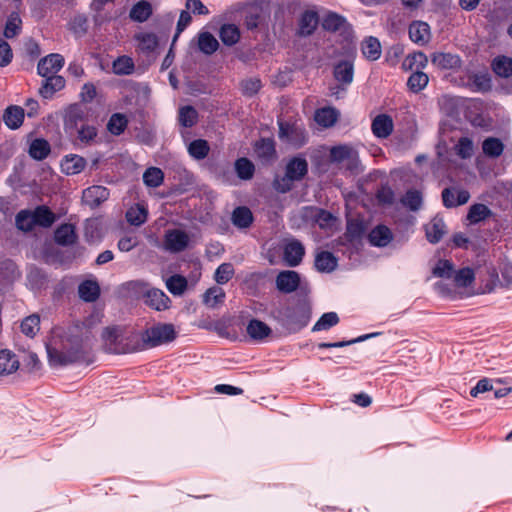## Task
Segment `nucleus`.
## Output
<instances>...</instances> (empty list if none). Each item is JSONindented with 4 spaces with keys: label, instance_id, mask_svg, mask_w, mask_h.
<instances>
[{
    "label": "nucleus",
    "instance_id": "f257e3e1",
    "mask_svg": "<svg viewBox=\"0 0 512 512\" xmlns=\"http://www.w3.org/2000/svg\"><path fill=\"white\" fill-rule=\"evenodd\" d=\"M91 337L87 329L76 325L55 328L46 344L49 363L53 366H64L75 362H90Z\"/></svg>",
    "mask_w": 512,
    "mask_h": 512
},
{
    "label": "nucleus",
    "instance_id": "f03ea898",
    "mask_svg": "<svg viewBox=\"0 0 512 512\" xmlns=\"http://www.w3.org/2000/svg\"><path fill=\"white\" fill-rule=\"evenodd\" d=\"M104 349L113 354H127L143 350L138 334L122 327H106L102 332Z\"/></svg>",
    "mask_w": 512,
    "mask_h": 512
},
{
    "label": "nucleus",
    "instance_id": "7ed1b4c3",
    "mask_svg": "<svg viewBox=\"0 0 512 512\" xmlns=\"http://www.w3.org/2000/svg\"><path fill=\"white\" fill-rule=\"evenodd\" d=\"M177 337L175 326L171 323H157L147 328L141 335L143 350L154 348L174 341Z\"/></svg>",
    "mask_w": 512,
    "mask_h": 512
},
{
    "label": "nucleus",
    "instance_id": "20e7f679",
    "mask_svg": "<svg viewBox=\"0 0 512 512\" xmlns=\"http://www.w3.org/2000/svg\"><path fill=\"white\" fill-rule=\"evenodd\" d=\"M312 315V308L307 297L300 299L295 305L289 307L285 313L287 324L298 331L305 327Z\"/></svg>",
    "mask_w": 512,
    "mask_h": 512
},
{
    "label": "nucleus",
    "instance_id": "39448f33",
    "mask_svg": "<svg viewBox=\"0 0 512 512\" xmlns=\"http://www.w3.org/2000/svg\"><path fill=\"white\" fill-rule=\"evenodd\" d=\"M331 162L340 164L342 168L358 173L360 170V160L358 152L349 145H339L330 150Z\"/></svg>",
    "mask_w": 512,
    "mask_h": 512
},
{
    "label": "nucleus",
    "instance_id": "423d86ee",
    "mask_svg": "<svg viewBox=\"0 0 512 512\" xmlns=\"http://www.w3.org/2000/svg\"><path fill=\"white\" fill-rule=\"evenodd\" d=\"M308 164L303 158H293L286 166L285 177L276 181V189L282 193L291 189V182L301 180L307 173Z\"/></svg>",
    "mask_w": 512,
    "mask_h": 512
},
{
    "label": "nucleus",
    "instance_id": "0eeeda50",
    "mask_svg": "<svg viewBox=\"0 0 512 512\" xmlns=\"http://www.w3.org/2000/svg\"><path fill=\"white\" fill-rule=\"evenodd\" d=\"M279 138L299 148L307 142V134L302 124L279 122Z\"/></svg>",
    "mask_w": 512,
    "mask_h": 512
},
{
    "label": "nucleus",
    "instance_id": "6e6552de",
    "mask_svg": "<svg viewBox=\"0 0 512 512\" xmlns=\"http://www.w3.org/2000/svg\"><path fill=\"white\" fill-rule=\"evenodd\" d=\"M306 217L316 223L320 229L329 233H333L338 228V218L327 210L310 207L306 209Z\"/></svg>",
    "mask_w": 512,
    "mask_h": 512
},
{
    "label": "nucleus",
    "instance_id": "1a4fd4ad",
    "mask_svg": "<svg viewBox=\"0 0 512 512\" xmlns=\"http://www.w3.org/2000/svg\"><path fill=\"white\" fill-rule=\"evenodd\" d=\"M189 243V236L186 232L179 229L168 230L165 233L164 248L165 250L178 253L186 249Z\"/></svg>",
    "mask_w": 512,
    "mask_h": 512
},
{
    "label": "nucleus",
    "instance_id": "9d476101",
    "mask_svg": "<svg viewBox=\"0 0 512 512\" xmlns=\"http://www.w3.org/2000/svg\"><path fill=\"white\" fill-rule=\"evenodd\" d=\"M276 287L282 293H292L301 287L300 275L292 270L282 271L276 277Z\"/></svg>",
    "mask_w": 512,
    "mask_h": 512
},
{
    "label": "nucleus",
    "instance_id": "9b49d317",
    "mask_svg": "<svg viewBox=\"0 0 512 512\" xmlns=\"http://www.w3.org/2000/svg\"><path fill=\"white\" fill-rule=\"evenodd\" d=\"M64 65V58L60 54H50L42 58L37 66L41 76L55 75Z\"/></svg>",
    "mask_w": 512,
    "mask_h": 512
},
{
    "label": "nucleus",
    "instance_id": "f8f14e48",
    "mask_svg": "<svg viewBox=\"0 0 512 512\" xmlns=\"http://www.w3.org/2000/svg\"><path fill=\"white\" fill-rule=\"evenodd\" d=\"M333 76L343 87H347L353 81L354 65L350 60H342L334 66Z\"/></svg>",
    "mask_w": 512,
    "mask_h": 512
},
{
    "label": "nucleus",
    "instance_id": "ddd939ff",
    "mask_svg": "<svg viewBox=\"0 0 512 512\" xmlns=\"http://www.w3.org/2000/svg\"><path fill=\"white\" fill-rule=\"evenodd\" d=\"M145 303L157 311L169 308L171 300L160 289L152 288L145 293Z\"/></svg>",
    "mask_w": 512,
    "mask_h": 512
},
{
    "label": "nucleus",
    "instance_id": "4468645a",
    "mask_svg": "<svg viewBox=\"0 0 512 512\" xmlns=\"http://www.w3.org/2000/svg\"><path fill=\"white\" fill-rule=\"evenodd\" d=\"M431 63L439 69L452 70L461 66V59L455 54L436 52L431 56Z\"/></svg>",
    "mask_w": 512,
    "mask_h": 512
},
{
    "label": "nucleus",
    "instance_id": "2eb2a0df",
    "mask_svg": "<svg viewBox=\"0 0 512 512\" xmlns=\"http://www.w3.org/2000/svg\"><path fill=\"white\" fill-rule=\"evenodd\" d=\"M304 254V246L298 240H291L284 247V260L291 267L299 265Z\"/></svg>",
    "mask_w": 512,
    "mask_h": 512
},
{
    "label": "nucleus",
    "instance_id": "dca6fc26",
    "mask_svg": "<svg viewBox=\"0 0 512 512\" xmlns=\"http://www.w3.org/2000/svg\"><path fill=\"white\" fill-rule=\"evenodd\" d=\"M470 194L466 190H456L452 188H445L442 191L443 204L447 208H453L463 205L468 202Z\"/></svg>",
    "mask_w": 512,
    "mask_h": 512
},
{
    "label": "nucleus",
    "instance_id": "f3484780",
    "mask_svg": "<svg viewBox=\"0 0 512 512\" xmlns=\"http://www.w3.org/2000/svg\"><path fill=\"white\" fill-rule=\"evenodd\" d=\"M409 37L418 45L427 44L431 38L429 25L422 21L412 22L409 26Z\"/></svg>",
    "mask_w": 512,
    "mask_h": 512
},
{
    "label": "nucleus",
    "instance_id": "a211bd4d",
    "mask_svg": "<svg viewBox=\"0 0 512 512\" xmlns=\"http://www.w3.org/2000/svg\"><path fill=\"white\" fill-rule=\"evenodd\" d=\"M369 243L375 247H386L392 240V231L385 225H377L368 235Z\"/></svg>",
    "mask_w": 512,
    "mask_h": 512
},
{
    "label": "nucleus",
    "instance_id": "6ab92c4d",
    "mask_svg": "<svg viewBox=\"0 0 512 512\" xmlns=\"http://www.w3.org/2000/svg\"><path fill=\"white\" fill-rule=\"evenodd\" d=\"M371 129L378 138H387L393 131V120L389 115L380 114L372 121Z\"/></svg>",
    "mask_w": 512,
    "mask_h": 512
},
{
    "label": "nucleus",
    "instance_id": "aec40b11",
    "mask_svg": "<svg viewBox=\"0 0 512 512\" xmlns=\"http://www.w3.org/2000/svg\"><path fill=\"white\" fill-rule=\"evenodd\" d=\"M19 360L10 350H0V376H7L19 369Z\"/></svg>",
    "mask_w": 512,
    "mask_h": 512
},
{
    "label": "nucleus",
    "instance_id": "412c9836",
    "mask_svg": "<svg viewBox=\"0 0 512 512\" xmlns=\"http://www.w3.org/2000/svg\"><path fill=\"white\" fill-rule=\"evenodd\" d=\"M425 232L426 238L430 243H438L446 233V225L444 220L437 216L434 217L428 224L425 225Z\"/></svg>",
    "mask_w": 512,
    "mask_h": 512
},
{
    "label": "nucleus",
    "instance_id": "4be33fe9",
    "mask_svg": "<svg viewBox=\"0 0 512 512\" xmlns=\"http://www.w3.org/2000/svg\"><path fill=\"white\" fill-rule=\"evenodd\" d=\"M109 197V191L103 186H91L83 191V199L85 202L92 206H99L102 202L106 201Z\"/></svg>",
    "mask_w": 512,
    "mask_h": 512
},
{
    "label": "nucleus",
    "instance_id": "5701e85b",
    "mask_svg": "<svg viewBox=\"0 0 512 512\" xmlns=\"http://www.w3.org/2000/svg\"><path fill=\"white\" fill-rule=\"evenodd\" d=\"M86 160L76 154H70L64 157L61 162L62 172L66 175H75L84 170L86 167Z\"/></svg>",
    "mask_w": 512,
    "mask_h": 512
},
{
    "label": "nucleus",
    "instance_id": "b1692460",
    "mask_svg": "<svg viewBox=\"0 0 512 512\" xmlns=\"http://www.w3.org/2000/svg\"><path fill=\"white\" fill-rule=\"evenodd\" d=\"M46 79L39 89L43 98H51L55 92L60 91L65 86V80L58 75L44 76Z\"/></svg>",
    "mask_w": 512,
    "mask_h": 512
},
{
    "label": "nucleus",
    "instance_id": "393cba45",
    "mask_svg": "<svg viewBox=\"0 0 512 512\" xmlns=\"http://www.w3.org/2000/svg\"><path fill=\"white\" fill-rule=\"evenodd\" d=\"M54 237L59 245H71L77 239L75 227L72 224H62L56 229Z\"/></svg>",
    "mask_w": 512,
    "mask_h": 512
},
{
    "label": "nucleus",
    "instance_id": "a878e982",
    "mask_svg": "<svg viewBox=\"0 0 512 512\" xmlns=\"http://www.w3.org/2000/svg\"><path fill=\"white\" fill-rule=\"evenodd\" d=\"M36 226L48 228L56 220L55 214L45 205L36 207L32 211Z\"/></svg>",
    "mask_w": 512,
    "mask_h": 512
},
{
    "label": "nucleus",
    "instance_id": "bb28decb",
    "mask_svg": "<svg viewBox=\"0 0 512 512\" xmlns=\"http://www.w3.org/2000/svg\"><path fill=\"white\" fill-rule=\"evenodd\" d=\"M78 293L82 300L94 302L100 295V287L97 282L86 280L79 285Z\"/></svg>",
    "mask_w": 512,
    "mask_h": 512
},
{
    "label": "nucleus",
    "instance_id": "cd10ccee",
    "mask_svg": "<svg viewBox=\"0 0 512 512\" xmlns=\"http://www.w3.org/2000/svg\"><path fill=\"white\" fill-rule=\"evenodd\" d=\"M152 14V5L145 0L138 1L130 10L129 17L135 22H145Z\"/></svg>",
    "mask_w": 512,
    "mask_h": 512
},
{
    "label": "nucleus",
    "instance_id": "c85d7f7f",
    "mask_svg": "<svg viewBox=\"0 0 512 512\" xmlns=\"http://www.w3.org/2000/svg\"><path fill=\"white\" fill-rule=\"evenodd\" d=\"M364 57L370 61H376L381 56V44L375 37L366 38L361 45Z\"/></svg>",
    "mask_w": 512,
    "mask_h": 512
},
{
    "label": "nucleus",
    "instance_id": "c756f323",
    "mask_svg": "<svg viewBox=\"0 0 512 512\" xmlns=\"http://www.w3.org/2000/svg\"><path fill=\"white\" fill-rule=\"evenodd\" d=\"M337 266L336 257L328 251H321L315 257V267L320 272H332Z\"/></svg>",
    "mask_w": 512,
    "mask_h": 512
},
{
    "label": "nucleus",
    "instance_id": "7c9ffc66",
    "mask_svg": "<svg viewBox=\"0 0 512 512\" xmlns=\"http://www.w3.org/2000/svg\"><path fill=\"white\" fill-rule=\"evenodd\" d=\"M5 124L11 129H17L24 120V110L19 106H9L3 116Z\"/></svg>",
    "mask_w": 512,
    "mask_h": 512
},
{
    "label": "nucleus",
    "instance_id": "2f4dec72",
    "mask_svg": "<svg viewBox=\"0 0 512 512\" xmlns=\"http://www.w3.org/2000/svg\"><path fill=\"white\" fill-rule=\"evenodd\" d=\"M322 26L325 30L332 31V32H345L348 24L342 16L336 14V13H329L327 14L322 22Z\"/></svg>",
    "mask_w": 512,
    "mask_h": 512
},
{
    "label": "nucleus",
    "instance_id": "473e14b6",
    "mask_svg": "<svg viewBox=\"0 0 512 512\" xmlns=\"http://www.w3.org/2000/svg\"><path fill=\"white\" fill-rule=\"evenodd\" d=\"M134 38L138 42L137 48L144 53L154 51L158 45V39L154 33L141 32Z\"/></svg>",
    "mask_w": 512,
    "mask_h": 512
},
{
    "label": "nucleus",
    "instance_id": "72a5a7b5",
    "mask_svg": "<svg viewBox=\"0 0 512 512\" xmlns=\"http://www.w3.org/2000/svg\"><path fill=\"white\" fill-rule=\"evenodd\" d=\"M492 215V211L481 203L473 204L468 211L467 220L469 224H477Z\"/></svg>",
    "mask_w": 512,
    "mask_h": 512
},
{
    "label": "nucleus",
    "instance_id": "f704fd0d",
    "mask_svg": "<svg viewBox=\"0 0 512 512\" xmlns=\"http://www.w3.org/2000/svg\"><path fill=\"white\" fill-rule=\"evenodd\" d=\"M246 331L254 340H262L271 333L268 325L257 319H253L248 323Z\"/></svg>",
    "mask_w": 512,
    "mask_h": 512
},
{
    "label": "nucleus",
    "instance_id": "c9c22d12",
    "mask_svg": "<svg viewBox=\"0 0 512 512\" xmlns=\"http://www.w3.org/2000/svg\"><path fill=\"white\" fill-rule=\"evenodd\" d=\"M50 153V144L41 138L35 139L31 142L29 147V155L35 160H43Z\"/></svg>",
    "mask_w": 512,
    "mask_h": 512
},
{
    "label": "nucleus",
    "instance_id": "e433bc0d",
    "mask_svg": "<svg viewBox=\"0 0 512 512\" xmlns=\"http://www.w3.org/2000/svg\"><path fill=\"white\" fill-rule=\"evenodd\" d=\"M252 221V212L247 207H237L232 213V223L238 228H247Z\"/></svg>",
    "mask_w": 512,
    "mask_h": 512
},
{
    "label": "nucleus",
    "instance_id": "4c0bfd02",
    "mask_svg": "<svg viewBox=\"0 0 512 512\" xmlns=\"http://www.w3.org/2000/svg\"><path fill=\"white\" fill-rule=\"evenodd\" d=\"M338 116L339 113L336 109L327 107L316 111L315 120L323 127H331L336 123Z\"/></svg>",
    "mask_w": 512,
    "mask_h": 512
},
{
    "label": "nucleus",
    "instance_id": "58836bf2",
    "mask_svg": "<svg viewBox=\"0 0 512 512\" xmlns=\"http://www.w3.org/2000/svg\"><path fill=\"white\" fill-rule=\"evenodd\" d=\"M217 39L209 32H202L198 36V47L206 55L213 54L218 49Z\"/></svg>",
    "mask_w": 512,
    "mask_h": 512
},
{
    "label": "nucleus",
    "instance_id": "ea45409f",
    "mask_svg": "<svg viewBox=\"0 0 512 512\" xmlns=\"http://www.w3.org/2000/svg\"><path fill=\"white\" fill-rule=\"evenodd\" d=\"M224 299V290L217 286L209 288L203 296V302L209 308H216L218 305L223 303Z\"/></svg>",
    "mask_w": 512,
    "mask_h": 512
},
{
    "label": "nucleus",
    "instance_id": "a19ab883",
    "mask_svg": "<svg viewBox=\"0 0 512 512\" xmlns=\"http://www.w3.org/2000/svg\"><path fill=\"white\" fill-rule=\"evenodd\" d=\"M16 227L23 232H30L36 226L31 210H21L15 217Z\"/></svg>",
    "mask_w": 512,
    "mask_h": 512
},
{
    "label": "nucleus",
    "instance_id": "79ce46f5",
    "mask_svg": "<svg viewBox=\"0 0 512 512\" xmlns=\"http://www.w3.org/2000/svg\"><path fill=\"white\" fill-rule=\"evenodd\" d=\"M493 71L500 77L508 78L512 75V58L500 56L492 63Z\"/></svg>",
    "mask_w": 512,
    "mask_h": 512
},
{
    "label": "nucleus",
    "instance_id": "37998d69",
    "mask_svg": "<svg viewBox=\"0 0 512 512\" xmlns=\"http://www.w3.org/2000/svg\"><path fill=\"white\" fill-rule=\"evenodd\" d=\"M187 279L181 275H173L166 280V287L175 296H181L187 289Z\"/></svg>",
    "mask_w": 512,
    "mask_h": 512
},
{
    "label": "nucleus",
    "instance_id": "c03bdc74",
    "mask_svg": "<svg viewBox=\"0 0 512 512\" xmlns=\"http://www.w3.org/2000/svg\"><path fill=\"white\" fill-rule=\"evenodd\" d=\"M318 25V16L313 11H305L300 19V33L310 35Z\"/></svg>",
    "mask_w": 512,
    "mask_h": 512
},
{
    "label": "nucleus",
    "instance_id": "a18cd8bd",
    "mask_svg": "<svg viewBox=\"0 0 512 512\" xmlns=\"http://www.w3.org/2000/svg\"><path fill=\"white\" fill-rule=\"evenodd\" d=\"M427 64V56L423 52H415L406 57L403 62V67L405 69H415L416 71H420V69H424Z\"/></svg>",
    "mask_w": 512,
    "mask_h": 512
},
{
    "label": "nucleus",
    "instance_id": "49530a36",
    "mask_svg": "<svg viewBox=\"0 0 512 512\" xmlns=\"http://www.w3.org/2000/svg\"><path fill=\"white\" fill-rule=\"evenodd\" d=\"M428 82L429 77L426 73L422 71H415L408 78L407 86L412 92L418 93L428 85Z\"/></svg>",
    "mask_w": 512,
    "mask_h": 512
},
{
    "label": "nucleus",
    "instance_id": "de8ad7c7",
    "mask_svg": "<svg viewBox=\"0 0 512 512\" xmlns=\"http://www.w3.org/2000/svg\"><path fill=\"white\" fill-rule=\"evenodd\" d=\"M240 32L237 26L225 24L220 29V39L225 45L232 46L238 42Z\"/></svg>",
    "mask_w": 512,
    "mask_h": 512
},
{
    "label": "nucleus",
    "instance_id": "09e8293b",
    "mask_svg": "<svg viewBox=\"0 0 512 512\" xmlns=\"http://www.w3.org/2000/svg\"><path fill=\"white\" fill-rule=\"evenodd\" d=\"M339 323V317L335 312H327L324 313L319 320L314 324L312 331H322L328 330L331 327L337 325Z\"/></svg>",
    "mask_w": 512,
    "mask_h": 512
},
{
    "label": "nucleus",
    "instance_id": "8fccbe9b",
    "mask_svg": "<svg viewBox=\"0 0 512 512\" xmlns=\"http://www.w3.org/2000/svg\"><path fill=\"white\" fill-rule=\"evenodd\" d=\"M126 219L131 225L140 226L147 219V211L140 205L130 207L126 212Z\"/></svg>",
    "mask_w": 512,
    "mask_h": 512
},
{
    "label": "nucleus",
    "instance_id": "3c124183",
    "mask_svg": "<svg viewBox=\"0 0 512 512\" xmlns=\"http://www.w3.org/2000/svg\"><path fill=\"white\" fill-rule=\"evenodd\" d=\"M255 151L258 157L268 160L275 155L274 141L270 138L261 139L255 145Z\"/></svg>",
    "mask_w": 512,
    "mask_h": 512
},
{
    "label": "nucleus",
    "instance_id": "603ef678",
    "mask_svg": "<svg viewBox=\"0 0 512 512\" xmlns=\"http://www.w3.org/2000/svg\"><path fill=\"white\" fill-rule=\"evenodd\" d=\"M209 145L206 140L198 139L189 144V154L198 160L204 159L209 153Z\"/></svg>",
    "mask_w": 512,
    "mask_h": 512
},
{
    "label": "nucleus",
    "instance_id": "864d4df0",
    "mask_svg": "<svg viewBox=\"0 0 512 512\" xmlns=\"http://www.w3.org/2000/svg\"><path fill=\"white\" fill-rule=\"evenodd\" d=\"M235 170L239 178L249 180L254 175V165L247 158H240L235 162Z\"/></svg>",
    "mask_w": 512,
    "mask_h": 512
},
{
    "label": "nucleus",
    "instance_id": "5fc2aeb1",
    "mask_svg": "<svg viewBox=\"0 0 512 512\" xmlns=\"http://www.w3.org/2000/svg\"><path fill=\"white\" fill-rule=\"evenodd\" d=\"M40 329V318L33 314L26 317L21 323V331L28 337H34Z\"/></svg>",
    "mask_w": 512,
    "mask_h": 512
},
{
    "label": "nucleus",
    "instance_id": "6e6d98bb",
    "mask_svg": "<svg viewBox=\"0 0 512 512\" xmlns=\"http://www.w3.org/2000/svg\"><path fill=\"white\" fill-rule=\"evenodd\" d=\"M128 121L125 115L120 113H115L111 116L108 124L107 129L110 133L114 135H120L124 132L125 128L127 127Z\"/></svg>",
    "mask_w": 512,
    "mask_h": 512
},
{
    "label": "nucleus",
    "instance_id": "4d7b16f0",
    "mask_svg": "<svg viewBox=\"0 0 512 512\" xmlns=\"http://www.w3.org/2000/svg\"><path fill=\"white\" fill-rule=\"evenodd\" d=\"M483 152L490 157H498L502 154L504 146L498 138H487L482 145Z\"/></svg>",
    "mask_w": 512,
    "mask_h": 512
},
{
    "label": "nucleus",
    "instance_id": "13d9d810",
    "mask_svg": "<svg viewBox=\"0 0 512 512\" xmlns=\"http://www.w3.org/2000/svg\"><path fill=\"white\" fill-rule=\"evenodd\" d=\"M134 70V63L130 57L121 56L113 62V71L117 75H128Z\"/></svg>",
    "mask_w": 512,
    "mask_h": 512
},
{
    "label": "nucleus",
    "instance_id": "bf43d9fd",
    "mask_svg": "<svg viewBox=\"0 0 512 512\" xmlns=\"http://www.w3.org/2000/svg\"><path fill=\"white\" fill-rule=\"evenodd\" d=\"M164 174L156 167L148 168L143 174V181L147 186L158 187L163 182Z\"/></svg>",
    "mask_w": 512,
    "mask_h": 512
},
{
    "label": "nucleus",
    "instance_id": "052dcab7",
    "mask_svg": "<svg viewBox=\"0 0 512 512\" xmlns=\"http://www.w3.org/2000/svg\"><path fill=\"white\" fill-rule=\"evenodd\" d=\"M364 232V225L362 221L357 219L348 220L345 237L348 241L359 239Z\"/></svg>",
    "mask_w": 512,
    "mask_h": 512
},
{
    "label": "nucleus",
    "instance_id": "680f3d73",
    "mask_svg": "<svg viewBox=\"0 0 512 512\" xmlns=\"http://www.w3.org/2000/svg\"><path fill=\"white\" fill-rule=\"evenodd\" d=\"M22 21L17 13H12L5 25L4 36L6 38H13L19 34L21 30Z\"/></svg>",
    "mask_w": 512,
    "mask_h": 512
},
{
    "label": "nucleus",
    "instance_id": "e2e57ef3",
    "mask_svg": "<svg viewBox=\"0 0 512 512\" xmlns=\"http://www.w3.org/2000/svg\"><path fill=\"white\" fill-rule=\"evenodd\" d=\"M198 113L192 106L182 107L179 111V121L184 127H192L197 122Z\"/></svg>",
    "mask_w": 512,
    "mask_h": 512
},
{
    "label": "nucleus",
    "instance_id": "0e129e2a",
    "mask_svg": "<svg viewBox=\"0 0 512 512\" xmlns=\"http://www.w3.org/2000/svg\"><path fill=\"white\" fill-rule=\"evenodd\" d=\"M402 203L404 206L409 209L416 211L422 205V195L417 190H409L406 192L405 196L402 198Z\"/></svg>",
    "mask_w": 512,
    "mask_h": 512
},
{
    "label": "nucleus",
    "instance_id": "69168bd1",
    "mask_svg": "<svg viewBox=\"0 0 512 512\" xmlns=\"http://www.w3.org/2000/svg\"><path fill=\"white\" fill-rule=\"evenodd\" d=\"M234 275V268L230 263L221 264L215 272L214 278L218 284L227 283Z\"/></svg>",
    "mask_w": 512,
    "mask_h": 512
},
{
    "label": "nucleus",
    "instance_id": "338daca9",
    "mask_svg": "<svg viewBox=\"0 0 512 512\" xmlns=\"http://www.w3.org/2000/svg\"><path fill=\"white\" fill-rule=\"evenodd\" d=\"M97 137V129L92 125H82L78 130V140L85 144L91 145Z\"/></svg>",
    "mask_w": 512,
    "mask_h": 512
},
{
    "label": "nucleus",
    "instance_id": "774afa93",
    "mask_svg": "<svg viewBox=\"0 0 512 512\" xmlns=\"http://www.w3.org/2000/svg\"><path fill=\"white\" fill-rule=\"evenodd\" d=\"M454 281L459 287H467L474 281V272L471 268H462L454 275Z\"/></svg>",
    "mask_w": 512,
    "mask_h": 512
}]
</instances>
